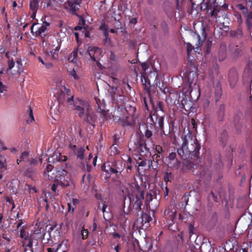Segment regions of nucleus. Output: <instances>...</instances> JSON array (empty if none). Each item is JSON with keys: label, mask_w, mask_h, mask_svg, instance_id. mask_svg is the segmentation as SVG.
I'll use <instances>...</instances> for the list:
<instances>
[{"label": "nucleus", "mask_w": 252, "mask_h": 252, "mask_svg": "<svg viewBox=\"0 0 252 252\" xmlns=\"http://www.w3.org/2000/svg\"><path fill=\"white\" fill-rule=\"evenodd\" d=\"M187 131L186 133L184 130L183 143L177 149L178 155L181 159L190 158L196 163L201 162L202 159L199 152L201 145L196 138H193L192 132L189 129Z\"/></svg>", "instance_id": "1"}, {"label": "nucleus", "mask_w": 252, "mask_h": 252, "mask_svg": "<svg viewBox=\"0 0 252 252\" xmlns=\"http://www.w3.org/2000/svg\"><path fill=\"white\" fill-rule=\"evenodd\" d=\"M94 99L96 104L95 107L97 114H96L94 113H90L89 111H87L85 118V121L94 127L95 126V123L97 122L101 125L107 121L109 117L108 112L105 110V105L103 102L104 100H102L101 102L97 98L95 97Z\"/></svg>", "instance_id": "2"}, {"label": "nucleus", "mask_w": 252, "mask_h": 252, "mask_svg": "<svg viewBox=\"0 0 252 252\" xmlns=\"http://www.w3.org/2000/svg\"><path fill=\"white\" fill-rule=\"evenodd\" d=\"M194 33L198 39V43L196 44L197 46L196 47H193L189 43H188L187 44V52L188 60L190 62L188 72L197 73L198 68L196 64V59H195L194 55H196V53L199 54L201 51V47L204 40L206 38L207 32H202V35L203 36L202 39H201L200 35L198 34V32Z\"/></svg>", "instance_id": "3"}, {"label": "nucleus", "mask_w": 252, "mask_h": 252, "mask_svg": "<svg viewBox=\"0 0 252 252\" xmlns=\"http://www.w3.org/2000/svg\"><path fill=\"white\" fill-rule=\"evenodd\" d=\"M129 150L131 152H136L141 156L150 153V149L147 147L145 140L143 137L140 135L135 139L130 140L128 143Z\"/></svg>", "instance_id": "4"}, {"label": "nucleus", "mask_w": 252, "mask_h": 252, "mask_svg": "<svg viewBox=\"0 0 252 252\" xmlns=\"http://www.w3.org/2000/svg\"><path fill=\"white\" fill-rule=\"evenodd\" d=\"M145 87L149 89L148 92L154 91V89L158 87L164 94H166L168 88L165 86L163 83H160L158 76L155 72H151L147 77L145 78Z\"/></svg>", "instance_id": "5"}, {"label": "nucleus", "mask_w": 252, "mask_h": 252, "mask_svg": "<svg viewBox=\"0 0 252 252\" xmlns=\"http://www.w3.org/2000/svg\"><path fill=\"white\" fill-rule=\"evenodd\" d=\"M200 8L202 10H210V15L216 19L225 15V10L218 5L216 0H203L200 4Z\"/></svg>", "instance_id": "6"}, {"label": "nucleus", "mask_w": 252, "mask_h": 252, "mask_svg": "<svg viewBox=\"0 0 252 252\" xmlns=\"http://www.w3.org/2000/svg\"><path fill=\"white\" fill-rule=\"evenodd\" d=\"M67 102L68 105H73L74 109L76 111V113L80 118H82L85 110L87 112L89 111L90 109V105L88 101L79 98H77L74 101L72 95L67 98Z\"/></svg>", "instance_id": "7"}, {"label": "nucleus", "mask_w": 252, "mask_h": 252, "mask_svg": "<svg viewBox=\"0 0 252 252\" xmlns=\"http://www.w3.org/2000/svg\"><path fill=\"white\" fill-rule=\"evenodd\" d=\"M138 187L136 191L129 197L130 203L133 205V209L137 212L141 210L142 201L144 199L145 191L144 190H140Z\"/></svg>", "instance_id": "8"}, {"label": "nucleus", "mask_w": 252, "mask_h": 252, "mask_svg": "<svg viewBox=\"0 0 252 252\" xmlns=\"http://www.w3.org/2000/svg\"><path fill=\"white\" fill-rule=\"evenodd\" d=\"M107 168L105 170V171L110 174H116V178L119 179L121 173L125 168V164L121 160H114L111 163V165L108 164Z\"/></svg>", "instance_id": "9"}, {"label": "nucleus", "mask_w": 252, "mask_h": 252, "mask_svg": "<svg viewBox=\"0 0 252 252\" xmlns=\"http://www.w3.org/2000/svg\"><path fill=\"white\" fill-rule=\"evenodd\" d=\"M164 116H159L157 114H154L153 115H150V120L152 122V123L149 124V127L151 129H155L156 127V125L158 126L161 132L164 135H166L164 131Z\"/></svg>", "instance_id": "10"}, {"label": "nucleus", "mask_w": 252, "mask_h": 252, "mask_svg": "<svg viewBox=\"0 0 252 252\" xmlns=\"http://www.w3.org/2000/svg\"><path fill=\"white\" fill-rule=\"evenodd\" d=\"M166 160L168 167L175 170L178 169L181 164V161L177 158L176 153L175 152L169 153Z\"/></svg>", "instance_id": "11"}, {"label": "nucleus", "mask_w": 252, "mask_h": 252, "mask_svg": "<svg viewBox=\"0 0 252 252\" xmlns=\"http://www.w3.org/2000/svg\"><path fill=\"white\" fill-rule=\"evenodd\" d=\"M68 148L71 150L73 154L76 156L77 159L83 160L84 158L85 149L84 147L77 146L75 145L70 144Z\"/></svg>", "instance_id": "12"}, {"label": "nucleus", "mask_w": 252, "mask_h": 252, "mask_svg": "<svg viewBox=\"0 0 252 252\" xmlns=\"http://www.w3.org/2000/svg\"><path fill=\"white\" fill-rule=\"evenodd\" d=\"M101 50L97 47L90 46L87 51V54L89 55L91 60L96 63L101 56Z\"/></svg>", "instance_id": "13"}, {"label": "nucleus", "mask_w": 252, "mask_h": 252, "mask_svg": "<svg viewBox=\"0 0 252 252\" xmlns=\"http://www.w3.org/2000/svg\"><path fill=\"white\" fill-rule=\"evenodd\" d=\"M67 171L64 169H61L57 171V179L58 184L63 187H66L69 186V182L65 179V176L67 175Z\"/></svg>", "instance_id": "14"}, {"label": "nucleus", "mask_w": 252, "mask_h": 252, "mask_svg": "<svg viewBox=\"0 0 252 252\" xmlns=\"http://www.w3.org/2000/svg\"><path fill=\"white\" fill-rule=\"evenodd\" d=\"M182 160L183 161V167L181 169V170L183 172H185L187 170H192L194 168V166L197 167L200 169L202 168L201 166L197 165V164L199 162H196V164H195L192 161H191L192 159L190 158Z\"/></svg>", "instance_id": "15"}, {"label": "nucleus", "mask_w": 252, "mask_h": 252, "mask_svg": "<svg viewBox=\"0 0 252 252\" xmlns=\"http://www.w3.org/2000/svg\"><path fill=\"white\" fill-rule=\"evenodd\" d=\"M38 164L37 158H31L28 162L24 165V169L29 173H33L35 170V167Z\"/></svg>", "instance_id": "16"}, {"label": "nucleus", "mask_w": 252, "mask_h": 252, "mask_svg": "<svg viewBox=\"0 0 252 252\" xmlns=\"http://www.w3.org/2000/svg\"><path fill=\"white\" fill-rule=\"evenodd\" d=\"M67 159L66 156L62 155L61 153L59 152L55 153L53 155L48 158L49 162H64Z\"/></svg>", "instance_id": "17"}, {"label": "nucleus", "mask_w": 252, "mask_h": 252, "mask_svg": "<svg viewBox=\"0 0 252 252\" xmlns=\"http://www.w3.org/2000/svg\"><path fill=\"white\" fill-rule=\"evenodd\" d=\"M225 104L224 103L220 104L217 107L216 114L218 120L220 122L222 121L224 119L225 113Z\"/></svg>", "instance_id": "18"}, {"label": "nucleus", "mask_w": 252, "mask_h": 252, "mask_svg": "<svg viewBox=\"0 0 252 252\" xmlns=\"http://www.w3.org/2000/svg\"><path fill=\"white\" fill-rule=\"evenodd\" d=\"M159 156H158L155 154L152 156V160H149V165L150 167H152L153 169L155 170L158 168V162L160 160L163 161V159L160 158Z\"/></svg>", "instance_id": "19"}, {"label": "nucleus", "mask_w": 252, "mask_h": 252, "mask_svg": "<svg viewBox=\"0 0 252 252\" xmlns=\"http://www.w3.org/2000/svg\"><path fill=\"white\" fill-rule=\"evenodd\" d=\"M80 20L78 25L74 27V30L80 31L84 29L86 32H88L90 29L87 25L86 24V21L82 16H79Z\"/></svg>", "instance_id": "20"}, {"label": "nucleus", "mask_w": 252, "mask_h": 252, "mask_svg": "<svg viewBox=\"0 0 252 252\" xmlns=\"http://www.w3.org/2000/svg\"><path fill=\"white\" fill-rule=\"evenodd\" d=\"M31 233H32V237H34V235H35L37 239H44L46 234V231L45 229L39 227L35 228L34 230L31 231Z\"/></svg>", "instance_id": "21"}, {"label": "nucleus", "mask_w": 252, "mask_h": 252, "mask_svg": "<svg viewBox=\"0 0 252 252\" xmlns=\"http://www.w3.org/2000/svg\"><path fill=\"white\" fill-rule=\"evenodd\" d=\"M151 220V218L149 215L146 213L141 212V217L139 218H137L136 221L137 224H138L139 222L141 224V226H142L143 224H146V223H148Z\"/></svg>", "instance_id": "22"}, {"label": "nucleus", "mask_w": 252, "mask_h": 252, "mask_svg": "<svg viewBox=\"0 0 252 252\" xmlns=\"http://www.w3.org/2000/svg\"><path fill=\"white\" fill-rule=\"evenodd\" d=\"M63 246V248L62 249V252H68L69 248V241L67 239L63 240L59 244H58L57 249L55 250L56 252H58Z\"/></svg>", "instance_id": "23"}, {"label": "nucleus", "mask_w": 252, "mask_h": 252, "mask_svg": "<svg viewBox=\"0 0 252 252\" xmlns=\"http://www.w3.org/2000/svg\"><path fill=\"white\" fill-rule=\"evenodd\" d=\"M68 6L70 7V10L73 12H75L79 9L80 7V2L78 0L74 1H67Z\"/></svg>", "instance_id": "24"}, {"label": "nucleus", "mask_w": 252, "mask_h": 252, "mask_svg": "<svg viewBox=\"0 0 252 252\" xmlns=\"http://www.w3.org/2000/svg\"><path fill=\"white\" fill-rule=\"evenodd\" d=\"M38 0H31L30 3V9L32 11V17L35 16V13L38 8Z\"/></svg>", "instance_id": "25"}, {"label": "nucleus", "mask_w": 252, "mask_h": 252, "mask_svg": "<svg viewBox=\"0 0 252 252\" xmlns=\"http://www.w3.org/2000/svg\"><path fill=\"white\" fill-rule=\"evenodd\" d=\"M227 51L226 46H221L219 51V60L223 61L226 57Z\"/></svg>", "instance_id": "26"}, {"label": "nucleus", "mask_w": 252, "mask_h": 252, "mask_svg": "<svg viewBox=\"0 0 252 252\" xmlns=\"http://www.w3.org/2000/svg\"><path fill=\"white\" fill-rule=\"evenodd\" d=\"M187 78L188 81L190 84L195 83V82L198 78V73L194 72L193 73L191 72H188Z\"/></svg>", "instance_id": "27"}, {"label": "nucleus", "mask_w": 252, "mask_h": 252, "mask_svg": "<svg viewBox=\"0 0 252 252\" xmlns=\"http://www.w3.org/2000/svg\"><path fill=\"white\" fill-rule=\"evenodd\" d=\"M222 94V89L220 86H216L215 90V102L217 103L219 102L220 99L221 97V95Z\"/></svg>", "instance_id": "28"}, {"label": "nucleus", "mask_w": 252, "mask_h": 252, "mask_svg": "<svg viewBox=\"0 0 252 252\" xmlns=\"http://www.w3.org/2000/svg\"><path fill=\"white\" fill-rule=\"evenodd\" d=\"M20 237L24 240L27 241L32 237V234L31 232L30 234L28 232L27 233L25 228L23 226L20 230Z\"/></svg>", "instance_id": "29"}, {"label": "nucleus", "mask_w": 252, "mask_h": 252, "mask_svg": "<svg viewBox=\"0 0 252 252\" xmlns=\"http://www.w3.org/2000/svg\"><path fill=\"white\" fill-rule=\"evenodd\" d=\"M228 80L230 82V85L232 84H235L237 81V75L234 71H230L228 74Z\"/></svg>", "instance_id": "30"}, {"label": "nucleus", "mask_w": 252, "mask_h": 252, "mask_svg": "<svg viewBox=\"0 0 252 252\" xmlns=\"http://www.w3.org/2000/svg\"><path fill=\"white\" fill-rule=\"evenodd\" d=\"M109 153L111 156L120 154V152L118 145L112 144L110 147Z\"/></svg>", "instance_id": "31"}, {"label": "nucleus", "mask_w": 252, "mask_h": 252, "mask_svg": "<svg viewBox=\"0 0 252 252\" xmlns=\"http://www.w3.org/2000/svg\"><path fill=\"white\" fill-rule=\"evenodd\" d=\"M5 56L8 59V68L7 69V71H8L11 70V69L14 66L15 62L12 58L10 59L9 52H7L5 53Z\"/></svg>", "instance_id": "32"}, {"label": "nucleus", "mask_w": 252, "mask_h": 252, "mask_svg": "<svg viewBox=\"0 0 252 252\" xmlns=\"http://www.w3.org/2000/svg\"><path fill=\"white\" fill-rule=\"evenodd\" d=\"M0 94H2V96L5 97L8 95V87L0 81Z\"/></svg>", "instance_id": "33"}, {"label": "nucleus", "mask_w": 252, "mask_h": 252, "mask_svg": "<svg viewBox=\"0 0 252 252\" xmlns=\"http://www.w3.org/2000/svg\"><path fill=\"white\" fill-rule=\"evenodd\" d=\"M78 58V51L77 50H74L69 55L68 60L70 62L76 63Z\"/></svg>", "instance_id": "34"}, {"label": "nucleus", "mask_w": 252, "mask_h": 252, "mask_svg": "<svg viewBox=\"0 0 252 252\" xmlns=\"http://www.w3.org/2000/svg\"><path fill=\"white\" fill-rule=\"evenodd\" d=\"M32 157H30L29 153L27 151L23 152L20 157V158L22 159V161L26 164Z\"/></svg>", "instance_id": "35"}, {"label": "nucleus", "mask_w": 252, "mask_h": 252, "mask_svg": "<svg viewBox=\"0 0 252 252\" xmlns=\"http://www.w3.org/2000/svg\"><path fill=\"white\" fill-rule=\"evenodd\" d=\"M35 237H32L30 238V239L28 240L29 241L28 244L25 245V243L23 244V246L25 247V249L28 250V249L32 252H33L32 246H33V240L34 239Z\"/></svg>", "instance_id": "36"}, {"label": "nucleus", "mask_w": 252, "mask_h": 252, "mask_svg": "<svg viewBox=\"0 0 252 252\" xmlns=\"http://www.w3.org/2000/svg\"><path fill=\"white\" fill-rule=\"evenodd\" d=\"M212 198L214 201L215 202H218L219 201L220 197H219V195L217 194H216L214 192V191H211L208 195V198L209 200Z\"/></svg>", "instance_id": "37"}, {"label": "nucleus", "mask_w": 252, "mask_h": 252, "mask_svg": "<svg viewBox=\"0 0 252 252\" xmlns=\"http://www.w3.org/2000/svg\"><path fill=\"white\" fill-rule=\"evenodd\" d=\"M150 128L149 125L147 126V129L145 131V136L147 139H151V137L153 135V132Z\"/></svg>", "instance_id": "38"}, {"label": "nucleus", "mask_w": 252, "mask_h": 252, "mask_svg": "<svg viewBox=\"0 0 252 252\" xmlns=\"http://www.w3.org/2000/svg\"><path fill=\"white\" fill-rule=\"evenodd\" d=\"M109 32H103L104 39H103L104 44L110 45L111 44V39L108 37Z\"/></svg>", "instance_id": "39"}, {"label": "nucleus", "mask_w": 252, "mask_h": 252, "mask_svg": "<svg viewBox=\"0 0 252 252\" xmlns=\"http://www.w3.org/2000/svg\"><path fill=\"white\" fill-rule=\"evenodd\" d=\"M153 195L151 192H147L146 196H144L145 203L148 204L153 200Z\"/></svg>", "instance_id": "40"}, {"label": "nucleus", "mask_w": 252, "mask_h": 252, "mask_svg": "<svg viewBox=\"0 0 252 252\" xmlns=\"http://www.w3.org/2000/svg\"><path fill=\"white\" fill-rule=\"evenodd\" d=\"M231 50L235 56H239L241 55L242 50L240 49V47L237 45L234 47V49L232 48Z\"/></svg>", "instance_id": "41"}, {"label": "nucleus", "mask_w": 252, "mask_h": 252, "mask_svg": "<svg viewBox=\"0 0 252 252\" xmlns=\"http://www.w3.org/2000/svg\"><path fill=\"white\" fill-rule=\"evenodd\" d=\"M113 118L114 121L116 122L119 123L123 126L125 125L124 118H121L119 116H114Z\"/></svg>", "instance_id": "42"}, {"label": "nucleus", "mask_w": 252, "mask_h": 252, "mask_svg": "<svg viewBox=\"0 0 252 252\" xmlns=\"http://www.w3.org/2000/svg\"><path fill=\"white\" fill-rule=\"evenodd\" d=\"M6 201L12 205L11 211H12L15 208V205L13 198L11 197H6Z\"/></svg>", "instance_id": "43"}, {"label": "nucleus", "mask_w": 252, "mask_h": 252, "mask_svg": "<svg viewBox=\"0 0 252 252\" xmlns=\"http://www.w3.org/2000/svg\"><path fill=\"white\" fill-rule=\"evenodd\" d=\"M227 136V132L225 130H223L222 131V132L221 133L219 138H220L221 142L222 143H223L226 140Z\"/></svg>", "instance_id": "44"}, {"label": "nucleus", "mask_w": 252, "mask_h": 252, "mask_svg": "<svg viewBox=\"0 0 252 252\" xmlns=\"http://www.w3.org/2000/svg\"><path fill=\"white\" fill-rule=\"evenodd\" d=\"M81 168L83 170H87V172H91V170H92V166L90 164H89L87 162V167H86V169L85 168V163L84 162H82L81 164Z\"/></svg>", "instance_id": "45"}, {"label": "nucleus", "mask_w": 252, "mask_h": 252, "mask_svg": "<svg viewBox=\"0 0 252 252\" xmlns=\"http://www.w3.org/2000/svg\"><path fill=\"white\" fill-rule=\"evenodd\" d=\"M2 237L7 241V242L5 244H8L11 240V236L7 233H3L2 235Z\"/></svg>", "instance_id": "46"}, {"label": "nucleus", "mask_w": 252, "mask_h": 252, "mask_svg": "<svg viewBox=\"0 0 252 252\" xmlns=\"http://www.w3.org/2000/svg\"><path fill=\"white\" fill-rule=\"evenodd\" d=\"M156 153L162 154L164 152L162 147L159 145H156L154 147Z\"/></svg>", "instance_id": "47"}, {"label": "nucleus", "mask_w": 252, "mask_h": 252, "mask_svg": "<svg viewBox=\"0 0 252 252\" xmlns=\"http://www.w3.org/2000/svg\"><path fill=\"white\" fill-rule=\"evenodd\" d=\"M195 228L193 224L190 223L189 226V232L190 237H191L193 234L195 233Z\"/></svg>", "instance_id": "48"}, {"label": "nucleus", "mask_w": 252, "mask_h": 252, "mask_svg": "<svg viewBox=\"0 0 252 252\" xmlns=\"http://www.w3.org/2000/svg\"><path fill=\"white\" fill-rule=\"evenodd\" d=\"M88 230L85 229H82L81 230L82 238L83 240L86 239L88 236Z\"/></svg>", "instance_id": "49"}, {"label": "nucleus", "mask_w": 252, "mask_h": 252, "mask_svg": "<svg viewBox=\"0 0 252 252\" xmlns=\"http://www.w3.org/2000/svg\"><path fill=\"white\" fill-rule=\"evenodd\" d=\"M53 168V166L51 164H47L45 169L44 171V174L47 175L49 172L51 171Z\"/></svg>", "instance_id": "50"}, {"label": "nucleus", "mask_w": 252, "mask_h": 252, "mask_svg": "<svg viewBox=\"0 0 252 252\" xmlns=\"http://www.w3.org/2000/svg\"><path fill=\"white\" fill-rule=\"evenodd\" d=\"M212 41L208 39L206 42V53L209 54L211 52V48L212 46Z\"/></svg>", "instance_id": "51"}, {"label": "nucleus", "mask_w": 252, "mask_h": 252, "mask_svg": "<svg viewBox=\"0 0 252 252\" xmlns=\"http://www.w3.org/2000/svg\"><path fill=\"white\" fill-rule=\"evenodd\" d=\"M157 109L164 112V103L162 101H159L157 103Z\"/></svg>", "instance_id": "52"}, {"label": "nucleus", "mask_w": 252, "mask_h": 252, "mask_svg": "<svg viewBox=\"0 0 252 252\" xmlns=\"http://www.w3.org/2000/svg\"><path fill=\"white\" fill-rule=\"evenodd\" d=\"M28 113H29V117L30 118V120H29L28 122L31 123L32 121H34V117H33V115L32 110V109L31 107H29V108Z\"/></svg>", "instance_id": "53"}, {"label": "nucleus", "mask_w": 252, "mask_h": 252, "mask_svg": "<svg viewBox=\"0 0 252 252\" xmlns=\"http://www.w3.org/2000/svg\"><path fill=\"white\" fill-rule=\"evenodd\" d=\"M59 49L58 47H57L55 49H53L52 51H50L51 55L52 56V58L53 59H56V55H57L58 53L59 52Z\"/></svg>", "instance_id": "54"}, {"label": "nucleus", "mask_w": 252, "mask_h": 252, "mask_svg": "<svg viewBox=\"0 0 252 252\" xmlns=\"http://www.w3.org/2000/svg\"><path fill=\"white\" fill-rule=\"evenodd\" d=\"M49 25L48 23H44V25H42L40 28H38V32H45L48 30L47 27Z\"/></svg>", "instance_id": "55"}, {"label": "nucleus", "mask_w": 252, "mask_h": 252, "mask_svg": "<svg viewBox=\"0 0 252 252\" xmlns=\"http://www.w3.org/2000/svg\"><path fill=\"white\" fill-rule=\"evenodd\" d=\"M66 0H54V2L60 6H63L67 2Z\"/></svg>", "instance_id": "56"}, {"label": "nucleus", "mask_w": 252, "mask_h": 252, "mask_svg": "<svg viewBox=\"0 0 252 252\" xmlns=\"http://www.w3.org/2000/svg\"><path fill=\"white\" fill-rule=\"evenodd\" d=\"M150 64L148 63H141V67L142 68V70L144 71H146L150 67Z\"/></svg>", "instance_id": "57"}, {"label": "nucleus", "mask_w": 252, "mask_h": 252, "mask_svg": "<svg viewBox=\"0 0 252 252\" xmlns=\"http://www.w3.org/2000/svg\"><path fill=\"white\" fill-rule=\"evenodd\" d=\"M119 138L118 137L117 135L114 134L113 136V144L119 145Z\"/></svg>", "instance_id": "58"}, {"label": "nucleus", "mask_w": 252, "mask_h": 252, "mask_svg": "<svg viewBox=\"0 0 252 252\" xmlns=\"http://www.w3.org/2000/svg\"><path fill=\"white\" fill-rule=\"evenodd\" d=\"M252 18V15L250 14L247 18V20L246 21L247 27L249 28V30H250V27L252 26V23L250 22V19Z\"/></svg>", "instance_id": "59"}, {"label": "nucleus", "mask_w": 252, "mask_h": 252, "mask_svg": "<svg viewBox=\"0 0 252 252\" xmlns=\"http://www.w3.org/2000/svg\"><path fill=\"white\" fill-rule=\"evenodd\" d=\"M5 169L3 163L2 161H0V179H1L2 177V175H1V173Z\"/></svg>", "instance_id": "60"}, {"label": "nucleus", "mask_w": 252, "mask_h": 252, "mask_svg": "<svg viewBox=\"0 0 252 252\" xmlns=\"http://www.w3.org/2000/svg\"><path fill=\"white\" fill-rule=\"evenodd\" d=\"M58 185H59L58 183H57V184H53L51 186V189L55 193L58 194V190H57V187Z\"/></svg>", "instance_id": "61"}, {"label": "nucleus", "mask_w": 252, "mask_h": 252, "mask_svg": "<svg viewBox=\"0 0 252 252\" xmlns=\"http://www.w3.org/2000/svg\"><path fill=\"white\" fill-rule=\"evenodd\" d=\"M86 186H89L92 180V176L90 174H88L86 178Z\"/></svg>", "instance_id": "62"}, {"label": "nucleus", "mask_w": 252, "mask_h": 252, "mask_svg": "<svg viewBox=\"0 0 252 252\" xmlns=\"http://www.w3.org/2000/svg\"><path fill=\"white\" fill-rule=\"evenodd\" d=\"M70 75L73 77L76 80H78L79 78V76L76 73V72L74 69L70 71Z\"/></svg>", "instance_id": "63"}, {"label": "nucleus", "mask_w": 252, "mask_h": 252, "mask_svg": "<svg viewBox=\"0 0 252 252\" xmlns=\"http://www.w3.org/2000/svg\"><path fill=\"white\" fill-rule=\"evenodd\" d=\"M160 252H172V249L170 247L166 246L164 247Z\"/></svg>", "instance_id": "64"}]
</instances>
